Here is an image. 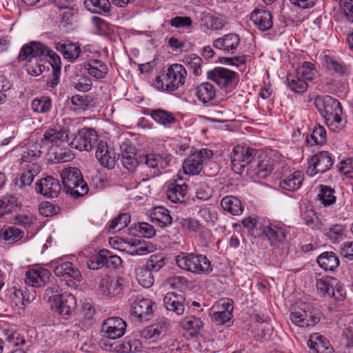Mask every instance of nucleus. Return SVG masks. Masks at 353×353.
<instances>
[{
  "mask_svg": "<svg viewBox=\"0 0 353 353\" xmlns=\"http://www.w3.org/2000/svg\"><path fill=\"white\" fill-rule=\"evenodd\" d=\"M296 73L306 81H312L316 77V70L314 64L305 61L297 68Z\"/></svg>",
  "mask_w": 353,
  "mask_h": 353,
  "instance_id": "603ef678",
  "label": "nucleus"
},
{
  "mask_svg": "<svg viewBox=\"0 0 353 353\" xmlns=\"http://www.w3.org/2000/svg\"><path fill=\"white\" fill-rule=\"evenodd\" d=\"M83 67L88 71V74L96 79L105 78L108 71L107 65L97 59H88L84 62Z\"/></svg>",
  "mask_w": 353,
  "mask_h": 353,
  "instance_id": "cd10ccee",
  "label": "nucleus"
},
{
  "mask_svg": "<svg viewBox=\"0 0 353 353\" xmlns=\"http://www.w3.org/2000/svg\"><path fill=\"white\" fill-rule=\"evenodd\" d=\"M182 327L183 329L191 331V334H196L201 327L203 323L199 318L195 316H190L185 318L182 321Z\"/></svg>",
  "mask_w": 353,
  "mask_h": 353,
  "instance_id": "5fc2aeb1",
  "label": "nucleus"
},
{
  "mask_svg": "<svg viewBox=\"0 0 353 353\" xmlns=\"http://www.w3.org/2000/svg\"><path fill=\"white\" fill-rule=\"evenodd\" d=\"M339 4L347 20L353 23V0H341Z\"/></svg>",
  "mask_w": 353,
  "mask_h": 353,
  "instance_id": "0e129e2a",
  "label": "nucleus"
},
{
  "mask_svg": "<svg viewBox=\"0 0 353 353\" xmlns=\"http://www.w3.org/2000/svg\"><path fill=\"white\" fill-rule=\"evenodd\" d=\"M70 130L64 127L48 128L41 139V147L50 150L54 154V163L68 162L73 159L74 154L66 148L70 145Z\"/></svg>",
  "mask_w": 353,
  "mask_h": 353,
  "instance_id": "f03ea898",
  "label": "nucleus"
},
{
  "mask_svg": "<svg viewBox=\"0 0 353 353\" xmlns=\"http://www.w3.org/2000/svg\"><path fill=\"white\" fill-rule=\"evenodd\" d=\"M96 157L101 165L105 168H112L114 165V157L108 150L106 142L100 141L96 151Z\"/></svg>",
  "mask_w": 353,
  "mask_h": 353,
  "instance_id": "7c9ffc66",
  "label": "nucleus"
},
{
  "mask_svg": "<svg viewBox=\"0 0 353 353\" xmlns=\"http://www.w3.org/2000/svg\"><path fill=\"white\" fill-rule=\"evenodd\" d=\"M0 340L2 345L8 348L23 345L26 343L24 337L14 329L4 330L0 334Z\"/></svg>",
  "mask_w": 353,
  "mask_h": 353,
  "instance_id": "c756f323",
  "label": "nucleus"
},
{
  "mask_svg": "<svg viewBox=\"0 0 353 353\" xmlns=\"http://www.w3.org/2000/svg\"><path fill=\"white\" fill-rule=\"evenodd\" d=\"M165 265V258L162 254H152L147 262V268L158 272Z\"/></svg>",
  "mask_w": 353,
  "mask_h": 353,
  "instance_id": "13d9d810",
  "label": "nucleus"
},
{
  "mask_svg": "<svg viewBox=\"0 0 353 353\" xmlns=\"http://www.w3.org/2000/svg\"><path fill=\"white\" fill-rule=\"evenodd\" d=\"M91 21L98 34L107 35L112 31L110 25L103 19L99 17H92Z\"/></svg>",
  "mask_w": 353,
  "mask_h": 353,
  "instance_id": "4d7b16f0",
  "label": "nucleus"
},
{
  "mask_svg": "<svg viewBox=\"0 0 353 353\" xmlns=\"http://www.w3.org/2000/svg\"><path fill=\"white\" fill-rule=\"evenodd\" d=\"M286 81L291 91L297 94L305 92L308 87L307 81L296 72L295 74H288L286 77Z\"/></svg>",
  "mask_w": 353,
  "mask_h": 353,
  "instance_id": "4c0bfd02",
  "label": "nucleus"
},
{
  "mask_svg": "<svg viewBox=\"0 0 353 353\" xmlns=\"http://www.w3.org/2000/svg\"><path fill=\"white\" fill-rule=\"evenodd\" d=\"M307 345L311 353H333L334 350L328 340L319 333L311 334Z\"/></svg>",
  "mask_w": 353,
  "mask_h": 353,
  "instance_id": "bb28decb",
  "label": "nucleus"
},
{
  "mask_svg": "<svg viewBox=\"0 0 353 353\" xmlns=\"http://www.w3.org/2000/svg\"><path fill=\"white\" fill-rule=\"evenodd\" d=\"M129 301L131 305V314L137 319L142 320L150 315L153 312V303L148 299L133 293Z\"/></svg>",
  "mask_w": 353,
  "mask_h": 353,
  "instance_id": "a211bd4d",
  "label": "nucleus"
},
{
  "mask_svg": "<svg viewBox=\"0 0 353 353\" xmlns=\"http://www.w3.org/2000/svg\"><path fill=\"white\" fill-rule=\"evenodd\" d=\"M51 266L54 274L57 276L63 277L69 287H74L76 282L81 279L80 271L71 262L57 259L51 262Z\"/></svg>",
  "mask_w": 353,
  "mask_h": 353,
  "instance_id": "1a4fd4ad",
  "label": "nucleus"
},
{
  "mask_svg": "<svg viewBox=\"0 0 353 353\" xmlns=\"http://www.w3.org/2000/svg\"><path fill=\"white\" fill-rule=\"evenodd\" d=\"M188 185L186 179L177 174L170 179L167 185V198L172 203H181L185 201Z\"/></svg>",
  "mask_w": 353,
  "mask_h": 353,
  "instance_id": "4468645a",
  "label": "nucleus"
},
{
  "mask_svg": "<svg viewBox=\"0 0 353 353\" xmlns=\"http://www.w3.org/2000/svg\"><path fill=\"white\" fill-rule=\"evenodd\" d=\"M151 217L153 222L162 228L169 226L172 222L169 210L163 206L154 208L151 212Z\"/></svg>",
  "mask_w": 353,
  "mask_h": 353,
  "instance_id": "72a5a7b5",
  "label": "nucleus"
},
{
  "mask_svg": "<svg viewBox=\"0 0 353 353\" xmlns=\"http://www.w3.org/2000/svg\"><path fill=\"white\" fill-rule=\"evenodd\" d=\"M325 63L327 65V67L330 70H332L336 73L339 74H343L345 72V65L338 61L329 57H325Z\"/></svg>",
  "mask_w": 353,
  "mask_h": 353,
  "instance_id": "338daca9",
  "label": "nucleus"
},
{
  "mask_svg": "<svg viewBox=\"0 0 353 353\" xmlns=\"http://www.w3.org/2000/svg\"><path fill=\"white\" fill-rule=\"evenodd\" d=\"M18 206L17 198L7 194L0 198V218L12 212Z\"/></svg>",
  "mask_w": 353,
  "mask_h": 353,
  "instance_id": "a18cd8bd",
  "label": "nucleus"
},
{
  "mask_svg": "<svg viewBox=\"0 0 353 353\" xmlns=\"http://www.w3.org/2000/svg\"><path fill=\"white\" fill-rule=\"evenodd\" d=\"M336 285V279L326 276L323 279H319L316 280V286L318 291L323 295L330 296L332 286H334Z\"/></svg>",
  "mask_w": 353,
  "mask_h": 353,
  "instance_id": "8fccbe9b",
  "label": "nucleus"
},
{
  "mask_svg": "<svg viewBox=\"0 0 353 353\" xmlns=\"http://www.w3.org/2000/svg\"><path fill=\"white\" fill-rule=\"evenodd\" d=\"M326 141V130L321 125H316L312 132L306 137V143L309 146L323 145Z\"/></svg>",
  "mask_w": 353,
  "mask_h": 353,
  "instance_id": "c03bdc74",
  "label": "nucleus"
},
{
  "mask_svg": "<svg viewBox=\"0 0 353 353\" xmlns=\"http://www.w3.org/2000/svg\"><path fill=\"white\" fill-rule=\"evenodd\" d=\"M234 302L229 298H223L210 307L209 314L212 321L217 325H223L232 317Z\"/></svg>",
  "mask_w": 353,
  "mask_h": 353,
  "instance_id": "9b49d317",
  "label": "nucleus"
},
{
  "mask_svg": "<svg viewBox=\"0 0 353 353\" xmlns=\"http://www.w3.org/2000/svg\"><path fill=\"white\" fill-rule=\"evenodd\" d=\"M221 205L223 209L232 215H240L243 211L241 201L236 196H226L221 199Z\"/></svg>",
  "mask_w": 353,
  "mask_h": 353,
  "instance_id": "e433bc0d",
  "label": "nucleus"
},
{
  "mask_svg": "<svg viewBox=\"0 0 353 353\" xmlns=\"http://www.w3.org/2000/svg\"><path fill=\"white\" fill-rule=\"evenodd\" d=\"M124 280L121 277L103 278L100 283L101 292L108 296H114L121 293L123 289Z\"/></svg>",
  "mask_w": 353,
  "mask_h": 353,
  "instance_id": "a878e982",
  "label": "nucleus"
},
{
  "mask_svg": "<svg viewBox=\"0 0 353 353\" xmlns=\"http://www.w3.org/2000/svg\"><path fill=\"white\" fill-rule=\"evenodd\" d=\"M196 197L201 200L205 201L211 196V190L205 183H201L196 188Z\"/></svg>",
  "mask_w": 353,
  "mask_h": 353,
  "instance_id": "774afa93",
  "label": "nucleus"
},
{
  "mask_svg": "<svg viewBox=\"0 0 353 353\" xmlns=\"http://www.w3.org/2000/svg\"><path fill=\"white\" fill-rule=\"evenodd\" d=\"M215 88L210 83H203L195 88V94L203 103H207L215 97Z\"/></svg>",
  "mask_w": 353,
  "mask_h": 353,
  "instance_id": "ea45409f",
  "label": "nucleus"
},
{
  "mask_svg": "<svg viewBox=\"0 0 353 353\" xmlns=\"http://www.w3.org/2000/svg\"><path fill=\"white\" fill-rule=\"evenodd\" d=\"M163 305L168 311L179 316L185 311V298L180 294L168 292L164 296Z\"/></svg>",
  "mask_w": 353,
  "mask_h": 353,
  "instance_id": "393cba45",
  "label": "nucleus"
},
{
  "mask_svg": "<svg viewBox=\"0 0 353 353\" xmlns=\"http://www.w3.org/2000/svg\"><path fill=\"white\" fill-rule=\"evenodd\" d=\"M48 58L46 55L44 56H35L32 57L30 56L28 58L29 64L27 65L28 72L32 76H38L41 74L45 69V66L41 63L43 58ZM27 60V59H26Z\"/></svg>",
  "mask_w": 353,
  "mask_h": 353,
  "instance_id": "09e8293b",
  "label": "nucleus"
},
{
  "mask_svg": "<svg viewBox=\"0 0 353 353\" xmlns=\"http://www.w3.org/2000/svg\"><path fill=\"white\" fill-rule=\"evenodd\" d=\"M136 157L134 148L130 146L127 148L121 153V162L124 167H125L130 172H134L136 169L141 170L140 158Z\"/></svg>",
  "mask_w": 353,
  "mask_h": 353,
  "instance_id": "473e14b6",
  "label": "nucleus"
},
{
  "mask_svg": "<svg viewBox=\"0 0 353 353\" xmlns=\"http://www.w3.org/2000/svg\"><path fill=\"white\" fill-rule=\"evenodd\" d=\"M134 229L137 232L138 235L145 238H152L156 234L154 227L145 222L139 223L135 225Z\"/></svg>",
  "mask_w": 353,
  "mask_h": 353,
  "instance_id": "bf43d9fd",
  "label": "nucleus"
},
{
  "mask_svg": "<svg viewBox=\"0 0 353 353\" xmlns=\"http://www.w3.org/2000/svg\"><path fill=\"white\" fill-rule=\"evenodd\" d=\"M256 154L255 150L245 145H237L230 154L232 169L240 173L248 165Z\"/></svg>",
  "mask_w": 353,
  "mask_h": 353,
  "instance_id": "f8f14e48",
  "label": "nucleus"
},
{
  "mask_svg": "<svg viewBox=\"0 0 353 353\" xmlns=\"http://www.w3.org/2000/svg\"><path fill=\"white\" fill-rule=\"evenodd\" d=\"M126 323L119 317H111L104 321L101 332L103 336L110 339H117L121 337L126 330Z\"/></svg>",
  "mask_w": 353,
  "mask_h": 353,
  "instance_id": "6ab92c4d",
  "label": "nucleus"
},
{
  "mask_svg": "<svg viewBox=\"0 0 353 353\" xmlns=\"http://www.w3.org/2000/svg\"><path fill=\"white\" fill-rule=\"evenodd\" d=\"M306 173L310 176H313L317 173H324L330 169L333 165L331 154L327 151H321L310 159Z\"/></svg>",
  "mask_w": 353,
  "mask_h": 353,
  "instance_id": "f3484780",
  "label": "nucleus"
},
{
  "mask_svg": "<svg viewBox=\"0 0 353 353\" xmlns=\"http://www.w3.org/2000/svg\"><path fill=\"white\" fill-rule=\"evenodd\" d=\"M345 228L343 225L336 224L328 229L327 236L333 243L336 242L344 233Z\"/></svg>",
  "mask_w": 353,
  "mask_h": 353,
  "instance_id": "680f3d73",
  "label": "nucleus"
},
{
  "mask_svg": "<svg viewBox=\"0 0 353 353\" xmlns=\"http://www.w3.org/2000/svg\"><path fill=\"white\" fill-rule=\"evenodd\" d=\"M31 106L34 112L46 113L50 111L51 108V100L46 97L35 99L32 101Z\"/></svg>",
  "mask_w": 353,
  "mask_h": 353,
  "instance_id": "864d4df0",
  "label": "nucleus"
},
{
  "mask_svg": "<svg viewBox=\"0 0 353 353\" xmlns=\"http://www.w3.org/2000/svg\"><path fill=\"white\" fill-rule=\"evenodd\" d=\"M84 5L91 12L103 15L108 14L111 8L109 0H85Z\"/></svg>",
  "mask_w": 353,
  "mask_h": 353,
  "instance_id": "58836bf2",
  "label": "nucleus"
},
{
  "mask_svg": "<svg viewBox=\"0 0 353 353\" xmlns=\"http://www.w3.org/2000/svg\"><path fill=\"white\" fill-rule=\"evenodd\" d=\"M266 176L273 182V186L282 190L296 191L300 188L304 174L301 171H295L287 176L288 168L280 154L272 149L266 148Z\"/></svg>",
  "mask_w": 353,
  "mask_h": 353,
  "instance_id": "f257e3e1",
  "label": "nucleus"
},
{
  "mask_svg": "<svg viewBox=\"0 0 353 353\" xmlns=\"http://www.w3.org/2000/svg\"><path fill=\"white\" fill-rule=\"evenodd\" d=\"M213 155L212 150L203 148L189 155L183 161V169L185 174H198L203 168V164L210 159Z\"/></svg>",
  "mask_w": 353,
  "mask_h": 353,
  "instance_id": "9d476101",
  "label": "nucleus"
},
{
  "mask_svg": "<svg viewBox=\"0 0 353 353\" xmlns=\"http://www.w3.org/2000/svg\"><path fill=\"white\" fill-rule=\"evenodd\" d=\"M239 43L240 37L238 34L228 33L215 39L213 46L216 49L221 50L225 52L233 54L236 52Z\"/></svg>",
  "mask_w": 353,
  "mask_h": 353,
  "instance_id": "b1692460",
  "label": "nucleus"
},
{
  "mask_svg": "<svg viewBox=\"0 0 353 353\" xmlns=\"http://www.w3.org/2000/svg\"><path fill=\"white\" fill-rule=\"evenodd\" d=\"M186 77L187 71L183 65L172 64L168 68L165 75L156 78L154 86L159 90L172 93L185 85Z\"/></svg>",
  "mask_w": 353,
  "mask_h": 353,
  "instance_id": "423d86ee",
  "label": "nucleus"
},
{
  "mask_svg": "<svg viewBox=\"0 0 353 353\" xmlns=\"http://www.w3.org/2000/svg\"><path fill=\"white\" fill-rule=\"evenodd\" d=\"M23 236V231L16 226L3 227L0 231V237L12 244L21 241Z\"/></svg>",
  "mask_w": 353,
  "mask_h": 353,
  "instance_id": "79ce46f5",
  "label": "nucleus"
},
{
  "mask_svg": "<svg viewBox=\"0 0 353 353\" xmlns=\"http://www.w3.org/2000/svg\"><path fill=\"white\" fill-rule=\"evenodd\" d=\"M137 279L139 283L145 288L151 287L154 283V278L152 274V271L148 268L140 269L137 272Z\"/></svg>",
  "mask_w": 353,
  "mask_h": 353,
  "instance_id": "6e6d98bb",
  "label": "nucleus"
},
{
  "mask_svg": "<svg viewBox=\"0 0 353 353\" xmlns=\"http://www.w3.org/2000/svg\"><path fill=\"white\" fill-rule=\"evenodd\" d=\"M314 104L330 130L339 132L345 128L346 121L342 119V107L337 99L328 95L317 96Z\"/></svg>",
  "mask_w": 353,
  "mask_h": 353,
  "instance_id": "7ed1b4c3",
  "label": "nucleus"
},
{
  "mask_svg": "<svg viewBox=\"0 0 353 353\" xmlns=\"http://www.w3.org/2000/svg\"><path fill=\"white\" fill-rule=\"evenodd\" d=\"M166 330L167 328L164 323H159L145 327L142 331L141 335L146 339L155 341L165 336Z\"/></svg>",
  "mask_w": 353,
  "mask_h": 353,
  "instance_id": "37998d69",
  "label": "nucleus"
},
{
  "mask_svg": "<svg viewBox=\"0 0 353 353\" xmlns=\"http://www.w3.org/2000/svg\"><path fill=\"white\" fill-rule=\"evenodd\" d=\"M50 275V272L46 269L31 268L26 272L25 282L31 287H41L49 281Z\"/></svg>",
  "mask_w": 353,
  "mask_h": 353,
  "instance_id": "5701e85b",
  "label": "nucleus"
},
{
  "mask_svg": "<svg viewBox=\"0 0 353 353\" xmlns=\"http://www.w3.org/2000/svg\"><path fill=\"white\" fill-rule=\"evenodd\" d=\"M44 55L48 57V61L52 68L53 81L51 86L54 87L59 82L61 61L59 56L53 50L39 42H31L21 48L18 58L19 61H25L30 56Z\"/></svg>",
  "mask_w": 353,
  "mask_h": 353,
  "instance_id": "20e7f679",
  "label": "nucleus"
},
{
  "mask_svg": "<svg viewBox=\"0 0 353 353\" xmlns=\"http://www.w3.org/2000/svg\"><path fill=\"white\" fill-rule=\"evenodd\" d=\"M264 13V10L255 9L250 14V20L261 31L265 30Z\"/></svg>",
  "mask_w": 353,
  "mask_h": 353,
  "instance_id": "e2e57ef3",
  "label": "nucleus"
},
{
  "mask_svg": "<svg viewBox=\"0 0 353 353\" xmlns=\"http://www.w3.org/2000/svg\"><path fill=\"white\" fill-rule=\"evenodd\" d=\"M59 208L48 201L41 203L39 208L40 214L46 217L56 214Z\"/></svg>",
  "mask_w": 353,
  "mask_h": 353,
  "instance_id": "69168bd1",
  "label": "nucleus"
},
{
  "mask_svg": "<svg viewBox=\"0 0 353 353\" xmlns=\"http://www.w3.org/2000/svg\"><path fill=\"white\" fill-rule=\"evenodd\" d=\"M12 303L17 307H21L30 303L35 299V293L26 294V292L21 289H14L11 296Z\"/></svg>",
  "mask_w": 353,
  "mask_h": 353,
  "instance_id": "49530a36",
  "label": "nucleus"
},
{
  "mask_svg": "<svg viewBox=\"0 0 353 353\" xmlns=\"http://www.w3.org/2000/svg\"><path fill=\"white\" fill-rule=\"evenodd\" d=\"M56 49L61 52L63 58L70 62H74L81 57V49L77 43H57Z\"/></svg>",
  "mask_w": 353,
  "mask_h": 353,
  "instance_id": "c85d7f7f",
  "label": "nucleus"
},
{
  "mask_svg": "<svg viewBox=\"0 0 353 353\" xmlns=\"http://www.w3.org/2000/svg\"><path fill=\"white\" fill-rule=\"evenodd\" d=\"M152 245L150 242L134 241L131 244H128L123 250L130 256L145 255L152 251Z\"/></svg>",
  "mask_w": 353,
  "mask_h": 353,
  "instance_id": "c9c22d12",
  "label": "nucleus"
},
{
  "mask_svg": "<svg viewBox=\"0 0 353 353\" xmlns=\"http://www.w3.org/2000/svg\"><path fill=\"white\" fill-rule=\"evenodd\" d=\"M177 266L194 274H207L212 271L211 262L206 256L193 252H181L175 256Z\"/></svg>",
  "mask_w": 353,
  "mask_h": 353,
  "instance_id": "39448f33",
  "label": "nucleus"
},
{
  "mask_svg": "<svg viewBox=\"0 0 353 353\" xmlns=\"http://www.w3.org/2000/svg\"><path fill=\"white\" fill-rule=\"evenodd\" d=\"M320 318L316 312H314L311 306L306 303H301V307L291 312L290 320L299 327H306L314 326Z\"/></svg>",
  "mask_w": 353,
  "mask_h": 353,
  "instance_id": "ddd939ff",
  "label": "nucleus"
},
{
  "mask_svg": "<svg viewBox=\"0 0 353 353\" xmlns=\"http://www.w3.org/2000/svg\"><path fill=\"white\" fill-rule=\"evenodd\" d=\"M266 238L270 245L273 247V253L275 258L279 260V256L283 254L284 241L286 238L285 230L281 226L270 224L266 228Z\"/></svg>",
  "mask_w": 353,
  "mask_h": 353,
  "instance_id": "dca6fc26",
  "label": "nucleus"
},
{
  "mask_svg": "<svg viewBox=\"0 0 353 353\" xmlns=\"http://www.w3.org/2000/svg\"><path fill=\"white\" fill-rule=\"evenodd\" d=\"M62 183L66 194L74 198L85 194L88 187L83 181L80 170L76 168H68L61 172Z\"/></svg>",
  "mask_w": 353,
  "mask_h": 353,
  "instance_id": "0eeeda50",
  "label": "nucleus"
},
{
  "mask_svg": "<svg viewBox=\"0 0 353 353\" xmlns=\"http://www.w3.org/2000/svg\"><path fill=\"white\" fill-rule=\"evenodd\" d=\"M172 156L167 153L151 152L140 158L141 170L145 167L149 169L150 176L162 173L170 165Z\"/></svg>",
  "mask_w": 353,
  "mask_h": 353,
  "instance_id": "6e6552de",
  "label": "nucleus"
},
{
  "mask_svg": "<svg viewBox=\"0 0 353 353\" xmlns=\"http://www.w3.org/2000/svg\"><path fill=\"white\" fill-rule=\"evenodd\" d=\"M319 266L325 271H334L339 265V259L333 252H325L317 259Z\"/></svg>",
  "mask_w": 353,
  "mask_h": 353,
  "instance_id": "f704fd0d",
  "label": "nucleus"
},
{
  "mask_svg": "<svg viewBox=\"0 0 353 353\" xmlns=\"http://www.w3.org/2000/svg\"><path fill=\"white\" fill-rule=\"evenodd\" d=\"M335 190L330 186L321 185L318 193L319 201L324 206H329L336 202Z\"/></svg>",
  "mask_w": 353,
  "mask_h": 353,
  "instance_id": "de8ad7c7",
  "label": "nucleus"
},
{
  "mask_svg": "<svg viewBox=\"0 0 353 353\" xmlns=\"http://www.w3.org/2000/svg\"><path fill=\"white\" fill-rule=\"evenodd\" d=\"M225 24V19L221 15H212L210 12L204 13L202 26L212 30H219Z\"/></svg>",
  "mask_w": 353,
  "mask_h": 353,
  "instance_id": "a19ab883",
  "label": "nucleus"
},
{
  "mask_svg": "<svg viewBox=\"0 0 353 353\" xmlns=\"http://www.w3.org/2000/svg\"><path fill=\"white\" fill-rule=\"evenodd\" d=\"M14 221L17 225L29 229L35 223L36 218L31 214H21L16 216Z\"/></svg>",
  "mask_w": 353,
  "mask_h": 353,
  "instance_id": "052dcab7",
  "label": "nucleus"
},
{
  "mask_svg": "<svg viewBox=\"0 0 353 353\" xmlns=\"http://www.w3.org/2000/svg\"><path fill=\"white\" fill-rule=\"evenodd\" d=\"M150 115L156 123L166 128H171L176 122L174 114L165 110H152Z\"/></svg>",
  "mask_w": 353,
  "mask_h": 353,
  "instance_id": "2f4dec72",
  "label": "nucleus"
},
{
  "mask_svg": "<svg viewBox=\"0 0 353 353\" xmlns=\"http://www.w3.org/2000/svg\"><path fill=\"white\" fill-rule=\"evenodd\" d=\"M208 77L221 88H224L232 85L237 74L225 68H216L208 72Z\"/></svg>",
  "mask_w": 353,
  "mask_h": 353,
  "instance_id": "aec40b11",
  "label": "nucleus"
},
{
  "mask_svg": "<svg viewBox=\"0 0 353 353\" xmlns=\"http://www.w3.org/2000/svg\"><path fill=\"white\" fill-rule=\"evenodd\" d=\"M59 181L52 176H47L36 183V191L48 198L57 197L61 192Z\"/></svg>",
  "mask_w": 353,
  "mask_h": 353,
  "instance_id": "4be33fe9",
  "label": "nucleus"
},
{
  "mask_svg": "<svg viewBox=\"0 0 353 353\" xmlns=\"http://www.w3.org/2000/svg\"><path fill=\"white\" fill-rule=\"evenodd\" d=\"M97 140V132L93 128H83L79 130L69 145L79 151H90Z\"/></svg>",
  "mask_w": 353,
  "mask_h": 353,
  "instance_id": "2eb2a0df",
  "label": "nucleus"
},
{
  "mask_svg": "<svg viewBox=\"0 0 353 353\" xmlns=\"http://www.w3.org/2000/svg\"><path fill=\"white\" fill-rule=\"evenodd\" d=\"M52 308L63 316H68L72 314L77 307V300L71 294H64L54 296L53 298Z\"/></svg>",
  "mask_w": 353,
  "mask_h": 353,
  "instance_id": "412c9836",
  "label": "nucleus"
},
{
  "mask_svg": "<svg viewBox=\"0 0 353 353\" xmlns=\"http://www.w3.org/2000/svg\"><path fill=\"white\" fill-rule=\"evenodd\" d=\"M183 62L190 67L195 76H200L202 72V59L195 54H190L185 56Z\"/></svg>",
  "mask_w": 353,
  "mask_h": 353,
  "instance_id": "3c124183",
  "label": "nucleus"
}]
</instances>
